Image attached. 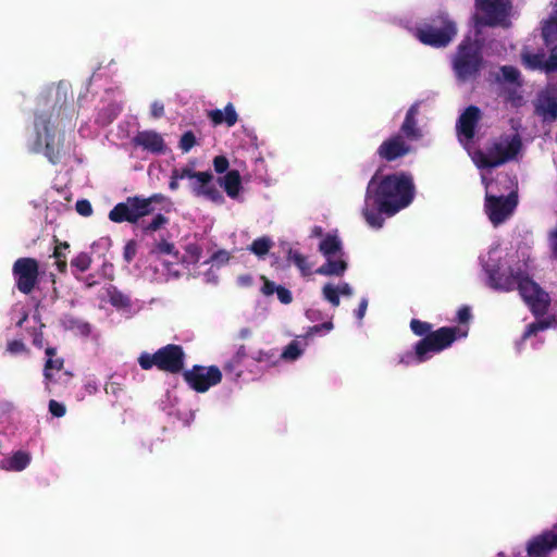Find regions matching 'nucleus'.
<instances>
[{
    "label": "nucleus",
    "mask_w": 557,
    "mask_h": 557,
    "mask_svg": "<svg viewBox=\"0 0 557 557\" xmlns=\"http://www.w3.org/2000/svg\"><path fill=\"white\" fill-rule=\"evenodd\" d=\"M521 148L518 135L502 137L488 151H475L472 160L482 170L481 178L485 185L484 210L494 226L508 220L517 205L516 182L508 174H499L496 180L491 177L492 169L513 159Z\"/></svg>",
    "instance_id": "f257e3e1"
},
{
    "label": "nucleus",
    "mask_w": 557,
    "mask_h": 557,
    "mask_svg": "<svg viewBox=\"0 0 557 557\" xmlns=\"http://www.w3.org/2000/svg\"><path fill=\"white\" fill-rule=\"evenodd\" d=\"M414 194V184L410 175L375 174L368 184L362 210L367 223L374 228L382 227V214L392 216L407 208L412 202Z\"/></svg>",
    "instance_id": "f03ea898"
},
{
    "label": "nucleus",
    "mask_w": 557,
    "mask_h": 557,
    "mask_svg": "<svg viewBox=\"0 0 557 557\" xmlns=\"http://www.w3.org/2000/svg\"><path fill=\"white\" fill-rule=\"evenodd\" d=\"M506 257L507 253H504L499 245L491 247L486 256L480 257L482 268L488 277V285L505 292L518 288L521 297L535 315L544 313L548 307L549 297L530 278L529 263L524 261L522 267L513 269L510 265L508 272H500Z\"/></svg>",
    "instance_id": "7ed1b4c3"
},
{
    "label": "nucleus",
    "mask_w": 557,
    "mask_h": 557,
    "mask_svg": "<svg viewBox=\"0 0 557 557\" xmlns=\"http://www.w3.org/2000/svg\"><path fill=\"white\" fill-rule=\"evenodd\" d=\"M459 337L467 336V331L457 327H441L430 333L414 345V351H406L399 358V363L411 366L429 360L432 355L449 347Z\"/></svg>",
    "instance_id": "20e7f679"
},
{
    "label": "nucleus",
    "mask_w": 557,
    "mask_h": 557,
    "mask_svg": "<svg viewBox=\"0 0 557 557\" xmlns=\"http://www.w3.org/2000/svg\"><path fill=\"white\" fill-rule=\"evenodd\" d=\"M166 197L162 194H153L147 198L141 196L127 197L124 202L116 203L109 212V219L114 223L128 222L136 224L146 215L154 211L153 203H162Z\"/></svg>",
    "instance_id": "39448f33"
},
{
    "label": "nucleus",
    "mask_w": 557,
    "mask_h": 557,
    "mask_svg": "<svg viewBox=\"0 0 557 557\" xmlns=\"http://www.w3.org/2000/svg\"><path fill=\"white\" fill-rule=\"evenodd\" d=\"M138 364L143 370L156 367L160 371L177 374L184 369L185 351L181 345L168 344L153 354L143 352L138 357Z\"/></svg>",
    "instance_id": "423d86ee"
},
{
    "label": "nucleus",
    "mask_w": 557,
    "mask_h": 557,
    "mask_svg": "<svg viewBox=\"0 0 557 557\" xmlns=\"http://www.w3.org/2000/svg\"><path fill=\"white\" fill-rule=\"evenodd\" d=\"M481 44L475 38L466 37L459 45L458 51L453 59V69L459 81H468L476 75L480 70Z\"/></svg>",
    "instance_id": "0eeeda50"
},
{
    "label": "nucleus",
    "mask_w": 557,
    "mask_h": 557,
    "mask_svg": "<svg viewBox=\"0 0 557 557\" xmlns=\"http://www.w3.org/2000/svg\"><path fill=\"white\" fill-rule=\"evenodd\" d=\"M35 128L37 132V140L34 152H39L41 149V133L45 135V156L52 164H58L61 161L64 148V135L55 134L54 127L50 123V119L45 115H38L35 119Z\"/></svg>",
    "instance_id": "6e6552de"
},
{
    "label": "nucleus",
    "mask_w": 557,
    "mask_h": 557,
    "mask_svg": "<svg viewBox=\"0 0 557 557\" xmlns=\"http://www.w3.org/2000/svg\"><path fill=\"white\" fill-rule=\"evenodd\" d=\"M510 5L509 0H475L473 22L476 27L482 25H504Z\"/></svg>",
    "instance_id": "1a4fd4ad"
},
{
    "label": "nucleus",
    "mask_w": 557,
    "mask_h": 557,
    "mask_svg": "<svg viewBox=\"0 0 557 557\" xmlns=\"http://www.w3.org/2000/svg\"><path fill=\"white\" fill-rule=\"evenodd\" d=\"M12 274L17 290L29 295L38 283L39 263L35 258H18L13 263Z\"/></svg>",
    "instance_id": "9d476101"
},
{
    "label": "nucleus",
    "mask_w": 557,
    "mask_h": 557,
    "mask_svg": "<svg viewBox=\"0 0 557 557\" xmlns=\"http://www.w3.org/2000/svg\"><path fill=\"white\" fill-rule=\"evenodd\" d=\"M186 384L197 393H206L222 381V372L216 366L195 364L182 373Z\"/></svg>",
    "instance_id": "9b49d317"
},
{
    "label": "nucleus",
    "mask_w": 557,
    "mask_h": 557,
    "mask_svg": "<svg viewBox=\"0 0 557 557\" xmlns=\"http://www.w3.org/2000/svg\"><path fill=\"white\" fill-rule=\"evenodd\" d=\"M534 113L543 123L557 120V89L547 87L541 90L533 100Z\"/></svg>",
    "instance_id": "f8f14e48"
},
{
    "label": "nucleus",
    "mask_w": 557,
    "mask_h": 557,
    "mask_svg": "<svg viewBox=\"0 0 557 557\" xmlns=\"http://www.w3.org/2000/svg\"><path fill=\"white\" fill-rule=\"evenodd\" d=\"M194 180L190 187L195 196H203L215 203L224 201L221 191L212 184L213 174L210 171L196 172Z\"/></svg>",
    "instance_id": "ddd939ff"
},
{
    "label": "nucleus",
    "mask_w": 557,
    "mask_h": 557,
    "mask_svg": "<svg viewBox=\"0 0 557 557\" xmlns=\"http://www.w3.org/2000/svg\"><path fill=\"white\" fill-rule=\"evenodd\" d=\"M481 117L479 108L470 106L460 115L457 122V133L459 141L469 149V144L474 136V128Z\"/></svg>",
    "instance_id": "4468645a"
},
{
    "label": "nucleus",
    "mask_w": 557,
    "mask_h": 557,
    "mask_svg": "<svg viewBox=\"0 0 557 557\" xmlns=\"http://www.w3.org/2000/svg\"><path fill=\"white\" fill-rule=\"evenodd\" d=\"M557 548V529L543 532L533 537L527 545L529 557H547L548 554Z\"/></svg>",
    "instance_id": "2eb2a0df"
},
{
    "label": "nucleus",
    "mask_w": 557,
    "mask_h": 557,
    "mask_svg": "<svg viewBox=\"0 0 557 557\" xmlns=\"http://www.w3.org/2000/svg\"><path fill=\"white\" fill-rule=\"evenodd\" d=\"M132 144L153 154H164L166 152V144L162 135L152 129L138 132L133 137Z\"/></svg>",
    "instance_id": "dca6fc26"
},
{
    "label": "nucleus",
    "mask_w": 557,
    "mask_h": 557,
    "mask_svg": "<svg viewBox=\"0 0 557 557\" xmlns=\"http://www.w3.org/2000/svg\"><path fill=\"white\" fill-rule=\"evenodd\" d=\"M523 64L531 70H542L546 73L554 72L557 70V53L552 52L548 57L543 52L539 51L532 53L529 50H524L521 54Z\"/></svg>",
    "instance_id": "f3484780"
},
{
    "label": "nucleus",
    "mask_w": 557,
    "mask_h": 557,
    "mask_svg": "<svg viewBox=\"0 0 557 557\" xmlns=\"http://www.w3.org/2000/svg\"><path fill=\"white\" fill-rule=\"evenodd\" d=\"M457 30V25L449 15L440 13L424 28L419 29L418 35H456Z\"/></svg>",
    "instance_id": "a211bd4d"
},
{
    "label": "nucleus",
    "mask_w": 557,
    "mask_h": 557,
    "mask_svg": "<svg viewBox=\"0 0 557 557\" xmlns=\"http://www.w3.org/2000/svg\"><path fill=\"white\" fill-rule=\"evenodd\" d=\"M409 148L400 136H395L386 141H384L379 152L381 157H383L386 160H394L406 152H408Z\"/></svg>",
    "instance_id": "6ab92c4d"
},
{
    "label": "nucleus",
    "mask_w": 557,
    "mask_h": 557,
    "mask_svg": "<svg viewBox=\"0 0 557 557\" xmlns=\"http://www.w3.org/2000/svg\"><path fill=\"white\" fill-rule=\"evenodd\" d=\"M218 183L230 198H236L242 190V177L237 170H231L218 178Z\"/></svg>",
    "instance_id": "aec40b11"
},
{
    "label": "nucleus",
    "mask_w": 557,
    "mask_h": 557,
    "mask_svg": "<svg viewBox=\"0 0 557 557\" xmlns=\"http://www.w3.org/2000/svg\"><path fill=\"white\" fill-rule=\"evenodd\" d=\"M208 117L214 125L225 123L228 127L234 126L238 121L236 110L231 102L225 106L224 111L220 109L209 111Z\"/></svg>",
    "instance_id": "412c9836"
},
{
    "label": "nucleus",
    "mask_w": 557,
    "mask_h": 557,
    "mask_svg": "<svg viewBox=\"0 0 557 557\" xmlns=\"http://www.w3.org/2000/svg\"><path fill=\"white\" fill-rule=\"evenodd\" d=\"M246 357V347L245 345H240L236 352L223 366V369L226 372V374H231L235 379L240 377L243 374L242 366Z\"/></svg>",
    "instance_id": "4be33fe9"
},
{
    "label": "nucleus",
    "mask_w": 557,
    "mask_h": 557,
    "mask_svg": "<svg viewBox=\"0 0 557 557\" xmlns=\"http://www.w3.org/2000/svg\"><path fill=\"white\" fill-rule=\"evenodd\" d=\"M495 79L499 84L509 86L520 87L522 85L520 72L513 66H502L495 74Z\"/></svg>",
    "instance_id": "5701e85b"
},
{
    "label": "nucleus",
    "mask_w": 557,
    "mask_h": 557,
    "mask_svg": "<svg viewBox=\"0 0 557 557\" xmlns=\"http://www.w3.org/2000/svg\"><path fill=\"white\" fill-rule=\"evenodd\" d=\"M30 462V456L23 450L15 451L9 459L3 461L2 468L8 471H23Z\"/></svg>",
    "instance_id": "b1692460"
},
{
    "label": "nucleus",
    "mask_w": 557,
    "mask_h": 557,
    "mask_svg": "<svg viewBox=\"0 0 557 557\" xmlns=\"http://www.w3.org/2000/svg\"><path fill=\"white\" fill-rule=\"evenodd\" d=\"M417 114H418V104H413L408 110L405 121L401 125L403 134L410 139H417L420 137V131L416 127V115Z\"/></svg>",
    "instance_id": "393cba45"
},
{
    "label": "nucleus",
    "mask_w": 557,
    "mask_h": 557,
    "mask_svg": "<svg viewBox=\"0 0 557 557\" xmlns=\"http://www.w3.org/2000/svg\"><path fill=\"white\" fill-rule=\"evenodd\" d=\"M342 248L341 240L336 235L327 234L319 244V251L330 259L335 256Z\"/></svg>",
    "instance_id": "a878e982"
},
{
    "label": "nucleus",
    "mask_w": 557,
    "mask_h": 557,
    "mask_svg": "<svg viewBox=\"0 0 557 557\" xmlns=\"http://www.w3.org/2000/svg\"><path fill=\"white\" fill-rule=\"evenodd\" d=\"M55 243L53 258L55 259L57 269L60 273H66V250L70 249V244L67 242H59L58 239H55Z\"/></svg>",
    "instance_id": "bb28decb"
},
{
    "label": "nucleus",
    "mask_w": 557,
    "mask_h": 557,
    "mask_svg": "<svg viewBox=\"0 0 557 557\" xmlns=\"http://www.w3.org/2000/svg\"><path fill=\"white\" fill-rule=\"evenodd\" d=\"M168 224L169 218L162 213H157L150 222L146 223L145 221H143L139 226L143 234L149 235L163 228Z\"/></svg>",
    "instance_id": "cd10ccee"
},
{
    "label": "nucleus",
    "mask_w": 557,
    "mask_h": 557,
    "mask_svg": "<svg viewBox=\"0 0 557 557\" xmlns=\"http://www.w3.org/2000/svg\"><path fill=\"white\" fill-rule=\"evenodd\" d=\"M346 270V262L342 260H332L331 258L315 270V273L322 275H338L344 273Z\"/></svg>",
    "instance_id": "c85d7f7f"
},
{
    "label": "nucleus",
    "mask_w": 557,
    "mask_h": 557,
    "mask_svg": "<svg viewBox=\"0 0 557 557\" xmlns=\"http://www.w3.org/2000/svg\"><path fill=\"white\" fill-rule=\"evenodd\" d=\"M109 301L116 309H129L132 307V300L129 296L113 287L109 290Z\"/></svg>",
    "instance_id": "c756f323"
},
{
    "label": "nucleus",
    "mask_w": 557,
    "mask_h": 557,
    "mask_svg": "<svg viewBox=\"0 0 557 557\" xmlns=\"http://www.w3.org/2000/svg\"><path fill=\"white\" fill-rule=\"evenodd\" d=\"M273 243L270 237L262 236L257 239H255L251 245L249 246V250L255 253L259 258H263L267 256L272 248Z\"/></svg>",
    "instance_id": "7c9ffc66"
},
{
    "label": "nucleus",
    "mask_w": 557,
    "mask_h": 557,
    "mask_svg": "<svg viewBox=\"0 0 557 557\" xmlns=\"http://www.w3.org/2000/svg\"><path fill=\"white\" fill-rule=\"evenodd\" d=\"M339 294L348 295V284L343 285L339 289L332 286L331 284H326L323 287L324 298L333 306L339 305Z\"/></svg>",
    "instance_id": "2f4dec72"
},
{
    "label": "nucleus",
    "mask_w": 557,
    "mask_h": 557,
    "mask_svg": "<svg viewBox=\"0 0 557 557\" xmlns=\"http://www.w3.org/2000/svg\"><path fill=\"white\" fill-rule=\"evenodd\" d=\"M255 361L259 363H265L269 367H273L278 361V352L275 349L271 350H259L252 357Z\"/></svg>",
    "instance_id": "473e14b6"
},
{
    "label": "nucleus",
    "mask_w": 557,
    "mask_h": 557,
    "mask_svg": "<svg viewBox=\"0 0 557 557\" xmlns=\"http://www.w3.org/2000/svg\"><path fill=\"white\" fill-rule=\"evenodd\" d=\"M288 260L293 261L304 275H309L311 273V268L307 258L302 253L290 249L288 251Z\"/></svg>",
    "instance_id": "72a5a7b5"
},
{
    "label": "nucleus",
    "mask_w": 557,
    "mask_h": 557,
    "mask_svg": "<svg viewBox=\"0 0 557 557\" xmlns=\"http://www.w3.org/2000/svg\"><path fill=\"white\" fill-rule=\"evenodd\" d=\"M150 252L156 255H173L175 257H177L178 255V251L175 249L174 244L168 242L164 238H162L160 242L154 243Z\"/></svg>",
    "instance_id": "f704fd0d"
},
{
    "label": "nucleus",
    "mask_w": 557,
    "mask_h": 557,
    "mask_svg": "<svg viewBox=\"0 0 557 557\" xmlns=\"http://www.w3.org/2000/svg\"><path fill=\"white\" fill-rule=\"evenodd\" d=\"M555 320L554 319H545V320H539L532 324H530L527 329V331L523 334V339H528L532 335H535L539 331H544L550 326L554 325Z\"/></svg>",
    "instance_id": "c9c22d12"
},
{
    "label": "nucleus",
    "mask_w": 557,
    "mask_h": 557,
    "mask_svg": "<svg viewBox=\"0 0 557 557\" xmlns=\"http://www.w3.org/2000/svg\"><path fill=\"white\" fill-rule=\"evenodd\" d=\"M91 257L87 252H79L75 258L71 260V267L76 269L78 272H86L91 265Z\"/></svg>",
    "instance_id": "e433bc0d"
},
{
    "label": "nucleus",
    "mask_w": 557,
    "mask_h": 557,
    "mask_svg": "<svg viewBox=\"0 0 557 557\" xmlns=\"http://www.w3.org/2000/svg\"><path fill=\"white\" fill-rule=\"evenodd\" d=\"M197 145V138L193 131L185 132L180 139L178 148L182 152L187 153Z\"/></svg>",
    "instance_id": "4c0bfd02"
},
{
    "label": "nucleus",
    "mask_w": 557,
    "mask_h": 557,
    "mask_svg": "<svg viewBox=\"0 0 557 557\" xmlns=\"http://www.w3.org/2000/svg\"><path fill=\"white\" fill-rule=\"evenodd\" d=\"M301 355V349L297 342L289 343L284 350L278 355V359L296 360Z\"/></svg>",
    "instance_id": "58836bf2"
},
{
    "label": "nucleus",
    "mask_w": 557,
    "mask_h": 557,
    "mask_svg": "<svg viewBox=\"0 0 557 557\" xmlns=\"http://www.w3.org/2000/svg\"><path fill=\"white\" fill-rule=\"evenodd\" d=\"M542 35H557V5L554 8L548 20L544 22Z\"/></svg>",
    "instance_id": "ea45409f"
},
{
    "label": "nucleus",
    "mask_w": 557,
    "mask_h": 557,
    "mask_svg": "<svg viewBox=\"0 0 557 557\" xmlns=\"http://www.w3.org/2000/svg\"><path fill=\"white\" fill-rule=\"evenodd\" d=\"M421 44L433 48H444L449 45L451 37H418Z\"/></svg>",
    "instance_id": "a19ab883"
},
{
    "label": "nucleus",
    "mask_w": 557,
    "mask_h": 557,
    "mask_svg": "<svg viewBox=\"0 0 557 557\" xmlns=\"http://www.w3.org/2000/svg\"><path fill=\"white\" fill-rule=\"evenodd\" d=\"M230 259L231 253L225 249H220L212 253L209 261L216 265H224L230 261Z\"/></svg>",
    "instance_id": "79ce46f5"
},
{
    "label": "nucleus",
    "mask_w": 557,
    "mask_h": 557,
    "mask_svg": "<svg viewBox=\"0 0 557 557\" xmlns=\"http://www.w3.org/2000/svg\"><path fill=\"white\" fill-rule=\"evenodd\" d=\"M62 367H63V359H61V358H58V359L48 358L46 363H45V370H44L45 377L50 380L51 379V374H50L49 371L52 370V369L61 370Z\"/></svg>",
    "instance_id": "37998d69"
},
{
    "label": "nucleus",
    "mask_w": 557,
    "mask_h": 557,
    "mask_svg": "<svg viewBox=\"0 0 557 557\" xmlns=\"http://www.w3.org/2000/svg\"><path fill=\"white\" fill-rule=\"evenodd\" d=\"M410 327L411 331L418 336H422L431 331V324L416 319L411 321Z\"/></svg>",
    "instance_id": "c03bdc74"
},
{
    "label": "nucleus",
    "mask_w": 557,
    "mask_h": 557,
    "mask_svg": "<svg viewBox=\"0 0 557 557\" xmlns=\"http://www.w3.org/2000/svg\"><path fill=\"white\" fill-rule=\"evenodd\" d=\"M136 252H137V243L134 239L128 240L126 243V245L124 246V251H123L124 260L127 263H131L134 260Z\"/></svg>",
    "instance_id": "a18cd8bd"
},
{
    "label": "nucleus",
    "mask_w": 557,
    "mask_h": 557,
    "mask_svg": "<svg viewBox=\"0 0 557 557\" xmlns=\"http://www.w3.org/2000/svg\"><path fill=\"white\" fill-rule=\"evenodd\" d=\"M75 209L77 213L83 216H89L92 213L91 203L87 199L77 200L75 203Z\"/></svg>",
    "instance_id": "49530a36"
},
{
    "label": "nucleus",
    "mask_w": 557,
    "mask_h": 557,
    "mask_svg": "<svg viewBox=\"0 0 557 557\" xmlns=\"http://www.w3.org/2000/svg\"><path fill=\"white\" fill-rule=\"evenodd\" d=\"M213 166L216 173L222 174L228 172L230 162L225 156H216L213 159Z\"/></svg>",
    "instance_id": "de8ad7c7"
},
{
    "label": "nucleus",
    "mask_w": 557,
    "mask_h": 557,
    "mask_svg": "<svg viewBox=\"0 0 557 557\" xmlns=\"http://www.w3.org/2000/svg\"><path fill=\"white\" fill-rule=\"evenodd\" d=\"M49 412L55 418H61L65 414L66 408L63 404L51 399L49 401Z\"/></svg>",
    "instance_id": "09e8293b"
},
{
    "label": "nucleus",
    "mask_w": 557,
    "mask_h": 557,
    "mask_svg": "<svg viewBox=\"0 0 557 557\" xmlns=\"http://www.w3.org/2000/svg\"><path fill=\"white\" fill-rule=\"evenodd\" d=\"M186 253L189 256L191 262L197 263L200 260L202 249L197 244H189L185 249Z\"/></svg>",
    "instance_id": "8fccbe9b"
},
{
    "label": "nucleus",
    "mask_w": 557,
    "mask_h": 557,
    "mask_svg": "<svg viewBox=\"0 0 557 557\" xmlns=\"http://www.w3.org/2000/svg\"><path fill=\"white\" fill-rule=\"evenodd\" d=\"M172 173H173V178H177V180H184V178L194 180L196 171H194L191 168L185 166L183 169H174L172 171Z\"/></svg>",
    "instance_id": "3c124183"
},
{
    "label": "nucleus",
    "mask_w": 557,
    "mask_h": 557,
    "mask_svg": "<svg viewBox=\"0 0 557 557\" xmlns=\"http://www.w3.org/2000/svg\"><path fill=\"white\" fill-rule=\"evenodd\" d=\"M275 293L277 295L278 300L284 304L288 305L293 301V296L289 289L286 287L278 285L277 288H275Z\"/></svg>",
    "instance_id": "603ef678"
},
{
    "label": "nucleus",
    "mask_w": 557,
    "mask_h": 557,
    "mask_svg": "<svg viewBox=\"0 0 557 557\" xmlns=\"http://www.w3.org/2000/svg\"><path fill=\"white\" fill-rule=\"evenodd\" d=\"M7 349L9 352L13 355L27 351L25 344L21 339H14L9 342Z\"/></svg>",
    "instance_id": "864d4df0"
},
{
    "label": "nucleus",
    "mask_w": 557,
    "mask_h": 557,
    "mask_svg": "<svg viewBox=\"0 0 557 557\" xmlns=\"http://www.w3.org/2000/svg\"><path fill=\"white\" fill-rule=\"evenodd\" d=\"M150 113L153 119H160L164 115V104L161 101H153L150 107Z\"/></svg>",
    "instance_id": "5fc2aeb1"
},
{
    "label": "nucleus",
    "mask_w": 557,
    "mask_h": 557,
    "mask_svg": "<svg viewBox=\"0 0 557 557\" xmlns=\"http://www.w3.org/2000/svg\"><path fill=\"white\" fill-rule=\"evenodd\" d=\"M277 286L278 285H275L274 282L264 278V283L262 286V293L267 296H271L275 293V290H276L275 288H277Z\"/></svg>",
    "instance_id": "6e6d98bb"
},
{
    "label": "nucleus",
    "mask_w": 557,
    "mask_h": 557,
    "mask_svg": "<svg viewBox=\"0 0 557 557\" xmlns=\"http://www.w3.org/2000/svg\"><path fill=\"white\" fill-rule=\"evenodd\" d=\"M367 308H368V299L367 298H363L360 304H359V307L358 309L355 311V315L358 320H362V318L364 317L366 314V311H367Z\"/></svg>",
    "instance_id": "4d7b16f0"
},
{
    "label": "nucleus",
    "mask_w": 557,
    "mask_h": 557,
    "mask_svg": "<svg viewBox=\"0 0 557 557\" xmlns=\"http://www.w3.org/2000/svg\"><path fill=\"white\" fill-rule=\"evenodd\" d=\"M549 247L553 252V256L557 258V228H555L549 234Z\"/></svg>",
    "instance_id": "13d9d810"
},
{
    "label": "nucleus",
    "mask_w": 557,
    "mask_h": 557,
    "mask_svg": "<svg viewBox=\"0 0 557 557\" xmlns=\"http://www.w3.org/2000/svg\"><path fill=\"white\" fill-rule=\"evenodd\" d=\"M33 345L37 348L44 347V333L41 331H34L33 333Z\"/></svg>",
    "instance_id": "bf43d9fd"
},
{
    "label": "nucleus",
    "mask_w": 557,
    "mask_h": 557,
    "mask_svg": "<svg viewBox=\"0 0 557 557\" xmlns=\"http://www.w3.org/2000/svg\"><path fill=\"white\" fill-rule=\"evenodd\" d=\"M457 315L460 322H467L471 317L470 309L467 307L460 308Z\"/></svg>",
    "instance_id": "052dcab7"
},
{
    "label": "nucleus",
    "mask_w": 557,
    "mask_h": 557,
    "mask_svg": "<svg viewBox=\"0 0 557 557\" xmlns=\"http://www.w3.org/2000/svg\"><path fill=\"white\" fill-rule=\"evenodd\" d=\"M251 335V330L249 327H244L239 331L238 337L240 339H246Z\"/></svg>",
    "instance_id": "680f3d73"
},
{
    "label": "nucleus",
    "mask_w": 557,
    "mask_h": 557,
    "mask_svg": "<svg viewBox=\"0 0 557 557\" xmlns=\"http://www.w3.org/2000/svg\"><path fill=\"white\" fill-rule=\"evenodd\" d=\"M169 187L171 190H176L178 188V180L177 178H173V173L171 174V180H170V183H169Z\"/></svg>",
    "instance_id": "e2e57ef3"
},
{
    "label": "nucleus",
    "mask_w": 557,
    "mask_h": 557,
    "mask_svg": "<svg viewBox=\"0 0 557 557\" xmlns=\"http://www.w3.org/2000/svg\"><path fill=\"white\" fill-rule=\"evenodd\" d=\"M321 329L331 330L332 329V323L331 322H324V323H322L320 325H314L313 326L314 331H320Z\"/></svg>",
    "instance_id": "0e129e2a"
},
{
    "label": "nucleus",
    "mask_w": 557,
    "mask_h": 557,
    "mask_svg": "<svg viewBox=\"0 0 557 557\" xmlns=\"http://www.w3.org/2000/svg\"><path fill=\"white\" fill-rule=\"evenodd\" d=\"M312 235L321 237L323 235V228L321 226H314L312 230Z\"/></svg>",
    "instance_id": "69168bd1"
},
{
    "label": "nucleus",
    "mask_w": 557,
    "mask_h": 557,
    "mask_svg": "<svg viewBox=\"0 0 557 557\" xmlns=\"http://www.w3.org/2000/svg\"><path fill=\"white\" fill-rule=\"evenodd\" d=\"M55 354H57V349L54 347L46 348V355L48 356V358H52L53 356H55Z\"/></svg>",
    "instance_id": "338daca9"
},
{
    "label": "nucleus",
    "mask_w": 557,
    "mask_h": 557,
    "mask_svg": "<svg viewBox=\"0 0 557 557\" xmlns=\"http://www.w3.org/2000/svg\"><path fill=\"white\" fill-rule=\"evenodd\" d=\"M546 45H553L554 41L552 40L554 37H544Z\"/></svg>",
    "instance_id": "774afa93"
}]
</instances>
